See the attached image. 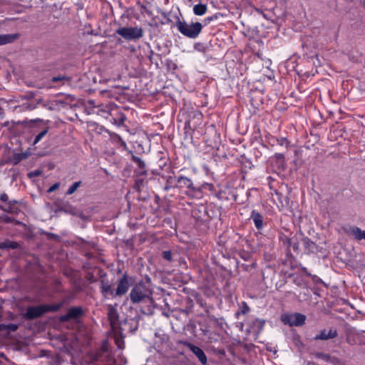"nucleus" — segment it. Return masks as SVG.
<instances>
[{
	"label": "nucleus",
	"mask_w": 365,
	"mask_h": 365,
	"mask_svg": "<svg viewBox=\"0 0 365 365\" xmlns=\"http://www.w3.org/2000/svg\"><path fill=\"white\" fill-rule=\"evenodd\" d=\"M176 27L180 34L190 38H197L202 29V25L200 22L188 24L179 19L176 21Z\"/></svg>",
	"instance_id": "obj_1"
},
{
	"label": "nucleus",
	"mask_w": 365,
	"mask_h": 365,
	"mask_svg": "<svg viewBox=\"0 0 365 365\" xmlns=\"http://www.w3.org/2000/svg\"><path fill=\"white\" fill-rule=\"evenodd\" d=\"M152 292L148 287L145 283L140 282L136 284L131 289L130 298L133 304H138L149 298Z\"/></svg>",
	"instance_id": "obj_2"
},
{
	"label": "nucleus",
	"mask_w": 365,
	"mask_h": 365,
	"mask_svg": "<svg viewBox=\"0 0 365 365\" xmlns=\"http://www.w3.org/2000/svg\"><path fill=\"white\" fill-rule=\"evenodd\" d=\"M115 33L126 41H136L143 36V30L141 27H120Z\"/></svg>",
	"instance_id": "obj_3"
},
{
	"label": "nucleus",
	"mask_w": 365,
	"mask_h": 365,
	"mask_svg": "<svg viewBox=\"0 0 365 365\" xmlns=\"http://www.w3.org/2000/svg\"><path fill=\"white\" fill-rule=\"evenodd\" d=\"M109 116L105 115V118L116 126H123L127 118L120 109L115 105V107L107 108Z\"/></svg>",
	"instance_id": "obj_4"
},
{
	"label": "nucleus",
	"mask_w": 365,
	"mask_h": 365,
	"mask_svg": "<svg viewBox=\"0 0 365 365\" xmlns=\"http://www.w3.org/2000/svg\"><path fill=\"white\" fill-rule=\"evenodd\" d=\"M93 361L98 365H112L113 364V359L106 346H103L95 353Z\"/></svg>",
	"instance_id": "obj_5"
},
{
	"label": "nucleus",
	"mask_w": 365,
	"mask_h": 365,
	"mask_svg": "<svg viewBox=\"0 0 365 365\" xmlns=\"http://www.w3.org/2000/svg\"><path fill=\"white\" fill-rule=\"evenodd\" d=\"M282 321L290 327H300L305 323L306 316L301 313L284 314L282 316Z\"/></svg>",
	"instance_id": "obj_6"
},
{
	"label": "nucleus",
	"mask_w": 365,
	"mask_h": 365,
	"mask_svg": "<svg viewBox=\"0 0 365 365\" xmlns=\"http://www.w3.org/2000/svg\"><path fill=\"white\" fill-rule=\"evenodd\" d=\"M178 344H182L183 346L187 347L192 351V353L193 354H195V356L198 359V360L202 365L207 364V356H206L204 351L201 348L191 344L190 342H189L187 341L180 340V341H178Z\"/></svg>",
	"instance_id": "obj_7"
},
{
	"label": "nucleus",
	"mask_w": 365,
	"mask_h": 365,
	"mask_svg": "<svg viewBox=\"0 0 365 365\" xmlns=\"http://www.w3.org/2000/svg\"><path fill=\"white\" fill-rule=\"evenodd\" d=\"M46 313L45 304L38 306H31L27 308L26 312L24 314V318L26 319H34L41 317Z\"/></svg>",
	"instance_id": "obj_8"
},
{
	"label": "nucleus",
	"mask_w": 365,
	"mask_h": 365,
	"mask_svg": "<svg viewBox=\"0 0 365 365\" xmlns=\"http://www.w3.org/2000/svg\"><path fill=\"white\" fill-rule=\"evenodd\" d=\"M175 186L176 187L180 188L187 187L192 192L200 191V189L194 187L192 180L185 176H179L176 178Z\"/></svg>",
	"instance_id": "obj_9"
},
{
	"label": "nucleus",
	"mask_w": 365,
	"mask_h": 365,
	"mask_svg": "<svg viewBox=\"0 0 365 365\" xmlns=\"http://www.w3.org/2000/svg\"><path fill=\"white\" fill-rule=\"evenodd\" d=\"M338 335L337 330L334 328H330L329 329H324L319 331V333L314 337V340H329L336 337Z\"/></svg>",
	"instance_id": "obj_10"
},
{
	"label": "nucleus",
	"mask_w": 365,
	"mask_h": 365,
	"mask_svg": "<svg viewBox=\"0 0 365 365\" xmlns=\"http://www.w3.org/2000/svg\"><path fill=\"white\" fill-rule=\"evenodd\" d=\"M130 284L128 282V279L126 275H123L118 282L117 289L115 292V296H123L125 294L128 289H129Z\"/></svg>",
	"instance_id": "obj_11"
},
{
	"label": "nucleus",
	"mask_w": 365,
	"mask_h": 365,
	"mask_svg": "<svg viewBox=\"0 0 365 365\" xmlns=\"http://www.w3.org/2000/svg\"><path fill=\"white\" fill-rule=\"evenodd\" d=\"M346 232L356 240H365V230H362L356 226H350L346 230Z\"/></svg>",
	"instance_id": "obj_12"
},
{
	"label": "nucleus",
	"mask_w": 365,
	"mask_h": 365,
	"mask_svg": "<svg viewBox=\"0 0 365 365\" xmlns=\"http://www.w3.org/2000/svg\"><path fill=\"white\" fill-rule=\"evenodd\" d=\"M83 313L81 307H73L68 309L67 313L61 317V321L67 322L72 319H77Z\"/></svg>",
	"instance_id": "obj_13"
},
{
	"label": "nucleus",
	"mask_w": 365,
	"mask_h": 365,
	"mask_svg": "<svg viewBox=\"0 0 365 365\" xmlns=\"http://www.w3.org/2000/svg\"><path fill=\"white\" fill-rule=\"evenodd\" d=\"M100 288L104 297L108 299L110 297H115V292L108 281L104 279L101 280Z\"/></svg>",
	"instance_id": "obj_14"
},
{
	"label": "nucleus",
	"mask_w": 365,
	"mask_h": 365,
	"mask_svg": "<svg viewBox=\"0 0 365 365\" xmlns=\"http://www.w3.org/2000/svg\"><path fill=\"white\" fill-rule=\"evenodd\" d=\"M250 219L254 222L255 226L257 230H262L263 227V216L257 210H252Z\"/></svg>",
	"instance_id": "obj_15"
},
{
	"label": "nucleus",
	"mask_w": 365,
	"mask_h": 365,
	"mask_svg": "<svg viewBox=\"0 0 365 365\" xmlns=\"http://www.w3.org/2000/svg\"><path fill=\"white\" fill-rule=\"evenodd\" d=\"M19 37V34H0V46L12 43Z\"/></svg>",
	"instance_id": "obj_16"
},
{
	"label": "nucleus",
	"mask_w": 365,
	"mask_h": 365,
	"mask_svg": "<svg viewBox=\"0 0 365 365\" xmlns=\"http://www.w3.org/2000/svg\"><path fill=\"white\" fill-rule=\"evenodd\" d=\"M107 311L108 319L111 325H114L117 322L118 319V313L117 309L112 305H109L108 307Z\"/></svg>",
	"instance_id": "obj_17"
},
{
	"label": "nucleus",
	"mask_w": 365,
	"mask_h": 365,
	"mask_svg": "<svg viewBox=\"0 0 365 365\" xmlns=\"http://www.w3.org/2000/svg\"><path fill=\"white\" fill-rule=\"evenodd\" d=\"M207 10V6L204 4H197L193 6V13L196 16H202L204 15Z\"/></svg>",
	"instance_id": "obj_18"
},
{
	"label": "nucleus",
	"mask_w": 365,
	"mask_h": 365,
	"mask_svg": "<svg viewBox=\"0 0 365 365\" xmlns=\"http://www.w3.org/2000/svg\"><path fill=\"white\" fill-rule=\"evenodd\" d=\"M115 104L114 103H109L106 105L101 104L98 106V110L97 111L98 115H101L105 118V115L109 116V111L107 110V108H110L113 107H115Z\"/></svg>",
	"instance_id": "obj_19"
},
{
	"label": "nucleus",
	"mask_w": 365,
	"mask_h": 365,
	"mask_svg": "<svg viewBox=\"0 0 365 365\" xmlns=\"http://www.w3.org/2000/svg\"><path fill=\"white\" fill-rule=\"evenodd\" d=\"M176 184V178H174L173 176H168L166 178V184L165 187H163V190L165 191H168L170 189L173 187H175Z\"/></svg>",
	"instance_id": "obj_20"
},
{
	"label": "nucleus",
	"mask_w": 365,
	"mask_h": 365,
	"mask_svg": "<svg viewBox=\"0 0 365 365\" xmlns=\"http://www.w3.org/2000/svg\"><path fill=\"white\" fill-rule=\"evenodd\" d=\"M302 243L304 247L309 252H314L315 248V244L308 237L302 238Z\"/></svg>",
	"instance_id": "obj_21"
},
{
	"label": "nucleus",
	"mask_w": 365,
	"mask_h": 365,
	"mask_svg": "<svg viewBox=\"0 0 365 365\" xmlns=\"http://www.w3.org/2000/svg\"><path fill=\"white\" fill-rule=\"evenodd\" d=\"M19 247V244L16 242L6 240L1 242V249H16Z\"/></svg>",
	"instance_id": "obj_22"
},
{
	"label": "nucleus",
	"mask_w": 365,
	"mask_h": 365,
	"mask_svg": "<svg viewBox=\"0 0 365 365\" xmlns=\"http://www.w3.org/2000/svg\"><path fill=\"white\" fill-rule=\"evenodd\" d=\"M109 135H110V139L113 142L118 143L121 145L125 146L126 144H125V141L121 138V137L119 135H118L117 133H111V132H109Z\"/></svg>",
	"instance_id": "obj_23"
},
{
	"label": "nucleus",
	"mask_w": 365,
	"mask_h": 365,
	"mask_svg": "<svg viewBox=\"0 0 365 365\" xmlns=\"http://www.w3.org/2000/svg\"><path fill=\"white\" fill-rule=\"evenodd\" d=\"M18 329V325L15 324H0V331L2 330H9L11 331H15Z\"/></svg>",
	"instance_id": "obj_24"
},
{
	"label": "nucleus",
	"mask_w": 365,
	"mask_h": 365,
	"mask_svg": "<svg viewBox=\"0 0 365 365\" xmlns=\"http://www.w3.org/2000/svg\"><path fill=\"white\" fill-rule=\"evenodd\" d=\"M250 309L249 306L247 305V304L245 302H242V305L240 307V311L237 312L235 314L237 317L240 314H247L250 312Z\"/></svg>",
	"instance_id": "obj_25"
},
{
	"label": "nucleus",
	"mask_w": 365,
	"mask_h": 365,
	"mask_svg": "<svg viewBox=\"0 0 365 365\" xmlns=\"http://www.w3.org/2000/svg\"><path fill=\"white\" fill-rule=\"evenodd\" d=\"M194 48L195 51H197L198 52L205 53L207 51V46L205 45L202 43H195L194 44Z\"/></svg>",
	"instance_id": "obj_26"
},
{
	"label": "nucleus",
	"mask_w": 365,
	"mask_h": 365,
	"mask_svg": "<svg viewBox=\"0 0 365 365\" xmlns=\"http://www.w3.org/2000/svg\"><path fill=\"white\" fill-rule=\"evenodd\" d=\"M48 131V127H46L43 130H41L38 135H36L34 140V145L37 144L46 135Z\"/></svg>",
	"instance_id": "obj_27"
},
{
	"label": "nucleus",
	"mask_w": 365,
	"mask_h": 365,
	"mask_svg": "<svg viewBox=\"0 0 365 365\" xmlns=\"http://www.w3.org/2000/svg\"><path fill=\"white\" fill-rule=\"evenodd\" d=\"M81 184V181L75 182L66 191V194L71 195L73 194Z\"/></svg>",
	"instance_id": "obj_28"
},
{
	"label": "nucleus",
	"mask_w": 365,
	"mask_h": 365,
	"mask_svg": "<svg viewBox=\"0 0 365 365\" xmlns=\"http://www.w3.org/2000/svg\"><path fill=\"white\" fill-rule=\"evenodd\" d=\"M69 80L70 78L68 77H67L66 76H54L51 78V81L53 83H56V82H62L63 84L65 83V82H67L68 83L69 82Z\"/></svg>",
	"instance_id": "obj_29"
},
{
	"label": "nucleus",
	"mask_w": 365,
	"mask_h": 365,
	"mask_svg": "<svg viewBox=\"0 0 365 365\" xmlns=\"http://www.w3.org/2000/svg\"><path fill=\"white\" fill-rule=\"evenodd\" d=\"M132 160L138 166L139 168H140V169L145 168V164L144 161L141 160V158L133 155Z\"/></svg>",
	"instance_id": "obj_30"
},
{
	"label": "nucleus",
	"mask_w": 365,
	"mask_h": 365,
	"mask_svg": "<svg viewBox=\"0 0 365 365\" xmlns=\"http://www.w3.org/2000/svg\"><path fill=\"white\" fill-rule=\"evenodd\" d=\"M277 143L280 146H285L286 148L289 145V142L285 138H280L277 139Z\"/></svg>",
	"instance_id": "obj_31"
},
{
	"label": "nucleus",
	"mask_w": 365,
	"mask_h": 365,
	"mask_svg": "<svg viewBox=\"0 0 365 365\" xmlns=\"http://www.w3.org/2000/svg\"><path fill=\"white\" fill-rule=\"evenodd\" d=\"M46 312H56L60 308V305H45Z\"/></svg>",
	"instance_id": "obj_32"
},
{
	"label": "nucleus",
	"mask_w": 365,
	"mask_h": 365,
	"mask_svg": "<svg viewBox=\"0 0 365 365\" xmlns=\"http://www.w3.org/2000/svg\"><path fill=\"white\" fill-rule=\"evenodd\" d=\"M316 356L319 359H322L325 361H328L330 359V356L327 354L317 353Z\"/></svg>",
	"instance_id": "obj_33"
},
{
	"label": "nucleus",
	"mask_w": 365,
	"mask_h": 365,
	"mask_svg": "<svg viewBox=\"0 0 365 365\" xmlns=\"http://www.w3.org/2000/svg\"><path fill=\"white\" fill-rule=\"evenodd\" d=\"M163 257L168 261L172 260V252L170 251H165L163 252Z\"/></svg>",
	"instance_id": "obj_34"
},
{
	"label": "nucleus",
	"mask_w": 365,
	"mask_h": 365,
	"mask_svg": "<svg viewBox=\"0 0 365 365\" xmlns=\"http://www.w3.org/2000/svg\"><path fill=\"white\" fill-rule=\"evenodd\" d=\"M41 174V171L38 170H34V171H32V172L29 173V176L30 178L37 177V176H39Z\"/></svg>",
	"instance_id": "obj_35"
},
{
	"label": "nucleus",
	"mask_w": 365,
	"mask_h": 365,
	"mask_svg": "<svg viewBox=\"0 0 365 365\" xmlns=\"http://www.w3.org/2000/svg\"><path fill=\"white\" fill-rule=\"evenodd\" d=\"M1 208L3 210L6 211V212H14V209H13V207H12L11 202H9V206H8L7 208H3L2 207Z\"/></svg>",
	"instance_id": "obj_36"
},
{
	"label": "nucleus",
	"mask_w": 365,
	"mask_h": 365,
	"mask_svg": "<svg viewBox=\"0 0 365 365\" xmlns=\"http://www.w3.org/2000/svg\"><path fill=\"white\" fill-rule=\"evenodd\" d=\"M59 187V184L58 183H55L53 184L52 186H51L49 187V189L48 190V192H52L53 191H55L56 189H58Z\"/></svg>",
	"instance_id": "obj_37"
},
{
	"label": "nucleus",
	"mask_w": 365,
	"mask_h": 365,
	"mask_svg": "<svg viewBox=\"0 0 365 365\" xmlns=\"http://www.w3.org/2000/svg\"><path fill=\"white\" fill-rule=\"evenodd\" d=\"M0 200L3 202H6L9 200V197L6 193L0 195Z\"/></svg>",
	"instance_id": "obj_38"
},
{
	"label": "nucleus",
	"mask_w": 365,
	"mask_h": 365,
	"mask_svg": "<svg viewBox=\"0 0 365 365\" xmlns=\"http://www.w3.org/2000/svg\"><path fill=\"white\" fill-rule=\"evenodd\" d=\"M275 157L277 160H284V155L283 153H276Z\"/></svg>",
	"instance_id": "obj_39"
},
{
	"label": "nucleus",
	"mask_w": 365,
	"mask_h": 365,
	"mask_svg": "<svg viewBox=\"0 0 365 365\" xmlns=\"http://www.w3.org/2000/svg\"><path fill=\"white\" fill-rule=\"evenodd\" d=\"M217 19V16H210V17H207V18L205 19V22H210L211 21H213L214 19Z\"/></svg>",
	"instance_id": "obj_40"
},
{
	"label": "nucleus",
	"mask_w": 365,
	"mask_h": 365,
	"mask_svg": "<svg viewBox=\"0 0 365 365\" xmlns=\"http://www.w3.org/2000/svg\"><path fill=\"white\" fill-rule=\"evenodd\" d=\"M116 344L118 345V346L120 348V349H122V346H121V339H116Z\"/></svg>",
	"instance_id": "obj_41"
},
{
	"label": "nucleus",
	"mask_w": 365,
	"mask_h": 365,
	"mask_svg": "<svg viewBox=\"0 0 365 365\" xmlns=\"http://www.w3.org/2000/svg\"><path fill=\"white\" fill-rule=\"evenodd\" d=\"M4 221L6 222H11V219L8 217V216H5L4 217Z\"/></svg>",
	"instance_id": "obj_42"
},
{
	"label": "nucleus",
	"mask_w": 365,
	"mask_h": 365,
	"mask_svg": "<svg viewBox=\"0 0 365 365\" xmlns=\"http://www.w3.org/2000/svg\"><path fill=\"white\" fill-rule=\"evenodd\" d=\"M203 334L205 336L211 335V333L207 329H202Z\"/></svg>",
	"instance_id": "obj_43"
},
{
	"label": "nucleus",
	"mask_w": 365,
	"mask_h": 365,
	"mask_svg": "<svg viewBox=\"0 0 365 365\" xmlns=\"http://www.w3.org/2000/svg\"><path fill=\"white\" fill-rule=\"evenodd\" d=\"M359 1L362 4V6L365 8V0H359Z\"/></svg>",
	"instance_id": "obj_44"
},
{
	"label": "nucleus",
	"mask_w": 365,
	"mask_h": 365,
	"mask_svg": "<svg viewBox=\"0 0 365 365\" xmlns=\"http://www.w3.org/2000/svg\"><path fill=\"white\" fill-rule=\"evenodd\" d=\"M257 323H259L260 324V326L262 327L264 325V322H262V321L260 320H257L256 321Z\"/></svg>",
	"instance_id": "obj_45"
},
{
	"label": "nucleus",
	"mask_w": 365,
	"mask_h": 365,
	"mask_svg": "<svg viewBox=\"0 0 365 365\" xmlns=\"http://www.w3.org/2000/svg\"><path fill=\"white\" fill-rule=\"evenodd\" d=\"M209 339L210 340V341H211V342L212 341V340H215V341L217 340V339H212V338L211 336H209Z\"/></svg>",
	"instance_id": "obj_46"
},
{
	"label": "nucleus",
	"mask_w": 365,
	"mask_h": 365,
	"mask_svg": "<svg viewBox=\"0 0 365 365\" xmlns=\"http://www.w3.org/2000/svg\"><path fill=\"white\" fill-rule=\"evenodd\" d=\"M241 361H242V363H243V364H244V363H245V360H244V359H242V360H241Z\"/></svg>",
	"instance_id": "obj_47"
},
{
	"label": "nucleus",
	"mask_w": 365,
	"mask_h": 365,
	"mask_svg": "<svg viewBox=\"0 0 365 365\" xmlns=\"http://www.w3.org/2000/svg\"><path fill=\"white\" fill-rule=\"evenodd\" d=\"M0 249H1V242L0 243Z\"/></svg>",
	"instance_id": "obj_48"
}]
</instances>
